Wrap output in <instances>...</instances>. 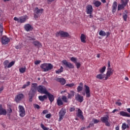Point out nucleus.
Wrapping results in <instances>:
<instances>
[{
	"label": "nucleus",
	"instance_id": "obj_37",
	"mask_svg": "<svg viewBox=\"0 0 130 130\" xmlns=\"http://www.w3.org/2000/svg\"><path fill=\"white\" fill-rule=\"evenodd\" d=\"M15 64V61H12L10 63H9L7 68L8 69H10V68H12V66H14Z\"/></svg>",
	"mask_w": 130,
	"mask_h": 130
},
{
	"label": "nucleus",
	"instance_id": "obj_60",
	"mask_svg": "<svg viewBox=\"0 0 130 130\" xmlns=\"http://www.w3.org/2000/svg\"><path fill=\"white\" fill-rule=\"evenodd\" d=\"M116 105H118V106H120L121 105V103H120V102H116Z\"/></svg>",
	"mask_w": 130,
	"mask_h": 130
},
{
	"label": "nucleus",
	"instance_id": "obj_30",
	"mask_svg": "<svg viewBox=\"0 0 130 130\" xmlns=\"http://www.w3.org/2000/svg\"><path fill=\"white\" fill-rule=\"evenodd\" d=\"M80 38L81 42H83V43H86V36H85V35L83 34H81Z\"/></svg>",
	"mask_w": 130,
	"mask_h": 130
},
{
	"label": "nucleus",
	"instance_id": "obj_61",
	"mask_svg": "<svg viewBox=\"0 0 130 130\" xmlns=\"http://www.w3.org/2000/svg\"><path fill=\"white\" fill-rule=\"evenodd\" d=\"M47 110H44L43 111V114H46V113H47Z\"/></svg>",
	"mask_w": 130,
	"mask_h": 130
},
{
	"label": "nucleus",
	"instance_id": "obj_24",
	"mask_svg": "<svg viewBox=\"0 0 130 130\" xmlns=\"http://www.w3.org/2000/svg\"><path fill=\"white\" fill-rule=\"evenodd\" d=\"M32 44H34L36 47H38V48L42 47V45L38 41H34Z\"/></svg>",
	"mask_w": 130,
	"mask_h": 130
},
{
	"label": "nucleus",
	"instance_id": "obj_7",
	"mask_svg": "<svg viewBox=\"0 0 130 130\" xmlns=\"http://www.w3.org/2000/svg\"><path fill=\"white\" fill-rule=\"evenodd\" d=\"M43 13V9H39L38 8H36L35 9V15L34 17L35 19H37L39 17L40 15H41Z\"/></svg>",
	"mask_w": 130,
	"mask_h": 130
},
{
	"label": "nucleus",
	"instance_id": "obj_39",
	"mask_svg": "<svg viewBox=\"0 0 130 130\" xmlns=\"http://www.w3.org/2000/svg\"><path fill=\"white\" fill-rule=\"evenodd\" d=\"M30 81H28L26 84H24L22 86V89H25V88H27L28 86H30Z\"/></svg>",
	"mask_w": 130,
	"mask_h": 130
},
{
	"label": "nucleus",
	"instance_id": "obj_14",
	"mask_svg": "<svg viewBox=\"0 0 130 130\" xmlns=\"http://www.w3.org/2000/svg\"><path fill=\"white\" fill-rule=\"evenodd\" d=\"M77 116H78V117H79V118L82 120H84V119H85V118L83 115V112H82V110H81V109H78V110Z\"/></svg>",
	"mask_w": 130,
	"mask_h": 130
},
{
	"label": "nucleus",
	"instance_id": "obj_50",
	"mask_svg": "<svg viewBox=\"0 0 130 130\" xmlns=\"http://www.w3.org/2000/svg\"><path fill=\"white\" fill-rule=\"evenodd\" d=\"M27 40H30V41H34V40H35V38H32L31 37H27Z\"/></svg>",
	"mask_w": 130,
	"mask_h": 130
},
{
	"label": "nucleus",
	"instance_id": "obj_44",
	"mask_svg": "<svg viewBox=\"0 0 130 130\" xmlns=\"http://www.w3.org/2000/svg\"><path fill=\"white\" fill-rule=\"evenodd\" d=\"M3 32H4L3 24H0V35H3Z\"/></svg>",
	"mask_w": 130,
	"mask_h": 130
},
{
	"label": "nucleus",
	"instance_id": "obj_16",
	"mask_svg": "<svg viewBox=\"0 0 130 130\" xmlns=\"http://www.w3.org/2000/svg\"><path fill=\"white\" fill-rule=\"evenodd\" d=\"M24 98V94L23 93L18 94L15 98V101L17 103L20 102V100H22Z\"/></svg>",
	"mask_w": 130,
	"mask_h": 130
},
{
	"label": "nucleus",
	"instance_id": "obj_62",
	"mask_svg": "<svg viewBox=\"0 0 130 130\" xmlns=\"http://www.w3.org/2000/svg\"><path fill=\"white\" fill-rule=\"evenodd\" d=\"M116 111H118V110L115 109L112 112V113H115V112H116Z\"/></svg>",
	"mask_w": 130,
	"mask_h": 130
},
{
	"label": "nucleus",
	"instance_id": "obj_58",
	"mask_svg": "<svg viewBox=\"0 0 130 130\" xmlns=\"http://www.w3.org/2000/svg\"><path fill=\"white\" fill-rule=\"evenodd\" d=\"M109 35H110V32L109 31H107L106 32V36H107V37H108Z\"/></svg>",
	"mask_w": 130,
	"mask_h": 130
},
{
	"label": "nucleus",
	"instance_id": "obj_55",
	"mask_svg": "<svg viewBox=\"0 0 130 130\" xmlns=\"http://www.w3.org/2000/svg\"><path fill=\"white\" fill-rule=\"evenodd\" d=\"M70 94H71V96H72V97H74V96H75V92H74V91H70Z\"/></svg>",
	"mask_w": 130,
	"mask_h": 130
},
{
	"label": "nucleus",
	"instance_id": "obj_46",
	"mask_svg": "<svg viewBox=\"0 0 130 130\" xmlns=\"http://www.w3.org/2000/svg\"><path fill=\"white\" fill-rule=\"evenodd\" d=\"M121 5H122L124 7H126V5H127V2H125L123 0H121Z\"/></svg>",
	"mask_w": 130,
	"mask_h": 130
},
{
	"label": "nucleus",
	"instance_id": "obj_11",
	"mask_svg": "<svg viewBox=\"0 0 130 130\" xmlns=\"http://www.w3.org/2000/svg\"><path fill=\"white\" fill-rule=\"evenodd\" d=\"M75 100L78 102H80V103H82V102L84 101V96H81L79 93H77L75 95Z\"/></svg>",
	"mask_w": 130,
	"mask_h": 130
},
{
	"label": "nucleus",
	"instance_id": "obj_31",
	"mask_svg": "<svg viewBox=\"0 0 130 130\" xmlns=\"http://www.w3.org/2000/svg\"><path fill=\"white\" fill-rule=\"evenodd\" d=\"M129 127V126H128V124H126L125 123H123L121 126V128L122 130H125L126 128H128Z\"/></svg>",
	"mask_w": 130,
	"mask_h": 130
},
{
	"label": "nucleus",
	"instance_id": "obj_53",
	"mask_svg": "<svg viewBox=\"0 0 130 130\" xmlns=\"http://www.w3.org/2000/svg\"><path fill=\"white\" fill-rule=\"evenodd\" d=\"M75 107H71L70 109V112H73V111H75Z\"/></svg>",
	"mask_w": 130,
	"mask_h": 130
},
{
	"label": "nucleus",
	"instance_id": "obj_33",
	"mask_svg": "<svg viewBox=\"0 0 130 130\" xmlns=\"http://www.w3.org/2000/svg\"><path fill=\"white\" fill-rule=\"evenodd\" d=\"M70 60L75 64L77 62V61H78V58L74 57H72L70 58Z\"/></svg>",
	"mask_w": 130,
	"mask_h": 130
},
{
	"label": "nucleus",
	"instance_id": "obj_41",
	"mask_svg": "<svg viewBox=\"0 0 130 130\" xmlns=\"http://www.w3.org/2000/svg\"><path fill=\"white\" fill-rule=\"evenodd\" d=\"M19 72L21 74H24L25 72H26V68H21L19 69Z\"/></svg>",
	"mask_w": 130,
	"mask_h": 130
},
{
	"label": "nucleus",
	"instance_id": "obj_4",
	"mask_svg": "<svg viewBox=\"0 0 130 130\" xmlns=\"http://www.w3.org/2000/svg\"><path fill=\"white\" fill-rule=\"evenodd\" d=\"M19 113L20 117H24L26 115V111L23 106L19 105L18 106Z\"/></svg>",
	"mask_w": 130,
	"mask_h": 130
},
{
	"label": "nucleus",
	"instance_id": "obj_42",
	"mask_svg": "<svg viewBox=\"0 0 130 130\" xmlns=\"http://www.w3.org/2000/svg\"><path fill=\"white\" fill-rule=\"evenodd\" d=\"M62 100L66 103H68V98L64 95L62 96Z\"/></svg>",
	"mask_w": 130,
	"mask_h": 130
},
{
	"label": "nucleus",
	"instance_id": "obj_63",
	"mask_svg": "<svg viewBox=\"0 0 130 130\" xmlns=\"http://www.w3.org/2000/svg\"><path fill=\"white\" fill-rule=\"evenodd\" d=\"M8 112L9 113H12V110L11 108H10L8 110Z\"/></svg>",
	"mask_w": 130,
	"mask_h": 130
},
{
	"label": "nucleus",
	"instance_id": "obj_2",
	"mask_svg": "<svg viewBox=\"0 0 130 130\" xmlns=\"http://www.w3.org/2000/svg\"><path fill=\"white\" fill-rule=\"evenodd\" d=\"M28 16H24L19 17L18 18L17 17H14V21H16L17 23H25L26 22V20H27Z\"/></svg>",
	"mask_w": 130,
	"mask_h": 130
},
{
	"label": "nucleus",
	"instance_id": "obj_29",
	"mask_svg": "<svg viewBox=\"0 0 130 130\" xmlns=\"http://www.w3.org/2000/svg\"><path fill=\"white\" fill-rule=\"evenodd\" d=\"M25 45L23 44V43H20L18 45L15 46V48L16 49H21V48H23Z\"/></svg>",
	"mask_w": 130,
	"mask_h": 130
},
{
	"label": "nucleus",
	"instance_id": "obj_13",
	"mask_svg": "<svg viewBox=\"0 0 130 130\" xmlns=\"http://www.w3.org/2000/svg\"><path fill=\"white\" fill-rule=\"evenodd\" d=\"M84 87L85 88V91L86 94V97L87 98H89V97H91V93H90V87L86 85H85Z\"/></svg>",
	"mask_w": 130,
	"mask_h": 130
},
{
	"label": "nucleus",
	"instance_id": "obj_49",
	"mask_svg": "<svg viewBox=\"0 0 130 130\" xmlns=\"http://www.w3.org/2000/svg\"><path fill=\"white\" fill-rule=\"evenodd\" d=\"M75 65L76 66L77 69H80V67H81V63H80V62H77L75 63Z\"/></svg>",
	"mask_w": 130,
	"mask_h": 130
},
{
	"label": "nucleus",
	"instance_id": "obj_17",
	"mask_svg": "<svg viewBox=\"0 0 130 130\" xmlns=\"http://www.w3.org/2000/svg\"><path fill=\"white\" fill-rule=\"evenodd\" d=\"M93 12V7L92 5H87L86 6V14H92Z\"/></svg>",
	"mask_w": 130,
	"mask_h": 130
},
{
	"label": "nucleus",
	"instance_id": "obj_32",
	"mask_svg": "<svg viewBox=\"0 0 130 130\" xmlns=\"http://www.w3.org/2000/svg\"><path fill=\"white\" fill-rule=\"evenodd\" d=\"M93 5L95 6V7L98 8L99 7H100V6H101V2H100V1H94L93 2Z\"/></svg>",
	"mask_w": 130,
	"mask_h": 130
},
{
	"label": "nucleus",
	"instance_id": "obj_43",
	"mask_svg": "<svg viewBox=\"0 0 130 130\" xmlns=\"http://www.w3.org/2000/svg\"><path fill=\"white\" fill-rule=\"evenodd\" d=\"M123 19L125 22H126L127 20V14H123Z\"/></svg>",
	"mask_w": 130,
	"mask_h": 130
},
{
	"label": "nucleus",
	"instance_id": "obj_28",
	"mask_svg": "<svg viewBox=\"0 0 130 130\" xmlns=\"http://www.w3.org/2000/svg\"><path fill=\"white\" fill-rule=\"evenodd\" d=\"M96 78L97 79H99V80H102L104 79V78H105V75L101 73V74H98L96 76Z\"/></svg>",
	"mask_w": 130,
	"mask_h": 130
},
{
	"label": "nucleus",
	"instance_id": "obj_19",
	"mask_svg": "<svg viewBox=\"0 0 130 130\" xmlns=\"http://www.w3.org/2000/svg\"><path fill=\"white\" fill-rule=\"evenodd\" d=\"M7 111L4 108H3V106L0 105V115H6Z\"/></svg>",
	"mask_w": 130,
	"mask_h": 130
},
{
	"label": "nucleus",
	"instance_id": "obj_64",
	"mask_svg": "<svg viewBox=\"0 0 130 130\" xmlns=\"http://www.w3.org/2000/svg\"><path fill=\"white\" fill-rule=\"evenodd\" d=\"M3 90H4V87H2L0 88V93H2Z\"/></svg>",
	"mask_w": 130,
	"mask_h": 130
},
{
	"label": "nucleus",
	"instance_id": "obj_5",
	"mask_svg": "<svg viewBox=\"0 0 130 130\" xmlns=\"http://www.w3.org/2000/svg\"><path fill=\"white\" fill-rule=\"evenodd\" d=\"M38 91L39 92V93H41V94H47L48 91H47V90H46V88H45V86L43 85H40L37 88Z\"/></svg>",
	"mask_w": 130,
	"mask_h": 130
},
{
	"label": "nucleus",
	"instance_id": "obj_27",
	"mask_svg": "<svg viewBox=\"0 0 130 130\" xmlns=\"http://www.w3.org/2000/svg\"><path fill=\"white\" fill-rule=\"evenodd\" d=\"M45 99H47V96L46 95H40L39 96V100L42 102H43Z\"/></svg>",
	"mask_w": 130,
	"mask_h": 130
},
{
	"label": "nucleus",
	"instance_id": "obj_54",
	"mask_svg": "<svg viewBox=\"0 0 130 130\" xmlns=\"http://www.w3.org/2000/svg\"><path fill=\"white\" fill-rule=\"evenodd\" d=\"M51 117V114H47L46 115V118H50Z\"/></svg>",
	"mask_w": 130,
	"mask_h": 130
},
{
	"label": "nucleus",
	"instance_id": "obj_59",
	"mask_svg": "<svg viewBox=\"0 0 130 130\" xmlns=\"http://www.w3.org/2000/svg\"><path fill=\"white\" fill-rule=\"evenodd\" d=\"M108 69H111L110 68V61H108Z\"/></svg>",
	"mask_w": 130,
	"mask_h": 130
},
{
	"label": "nucleus",
	"instance_id": "obj_15",
	"mask_svg": "<svg viewBox=\"0 0 130 130\" xmlns=\"http://www.w3.org/2000/svg\"><path fill=\"white\" fill-rule=\"evenodd\" d=\"M24 28L27 32L32 31L33 30V27L30 24H26L24 25Z\"/></svg>",
	"mask_w": 130,
	"mask_h": 130
},
{
	"label": "nucleus",
	"instance_id": "obj_12",
	"mask_svg": "<svg viewBox=\"0 0 130 130\" xmlns=\"http://www.w3.org/2000/svg\"><path fill=\"white\" fill-rule=\"evenodd\" d=\"M35 93H36V91L30 90L29 91V92L28 93L29 96V101L30 102H32V100L33 99V97L35 96Z\"/></svg>",
	"mask_w": 130,
	"mask_h": 130
},
{
	"label": "nucleus",
	"instance_id": "obj_18",
	"mask_svg": "<svg viewBox=\"0 0 130 130\" xmlns=\"http://www.w3.org/2000/svg\"><path fill=\"white\" fill-rule=\"evenodd\" d=\"M113 73V70L112 69H108V71L106 73V76L105 80H107Z\"/></svg>",
	"mask_w": 130,
	"mask_h": 130
},
{
	"label": "nucleus",
	"instance_id": "obj_9",
	"mask_svg": "<svg viewBox=\"0 0 130 130\" xmlns=\"http://www.w3.org/2000/svg\"><path fill=\"white\" fill-rule=\"evenodd\" d=\"M62 62L66 68H69V69H74V67L72 63L68 62L66 60H63L62 61Z\"/></svg>",
	"mask_w": 130,
	"mask_h": 130
},
{
	"label": "nucleus",
	"instance_id": "obj_1",
	"mask_svg": "<svg viewBox=\"0 0 130 130\" xmlns=\"http://www.w3.org/2000/svg\"><path fill=\"white\" fill-rule=\"evenodd\" d=\"M43 72H48L53 69V65L50 63H44L40 66Z\"/></svg>",
	"mask_w": 130,
	"mask_h": 130
},
{
	"label": "nucleus",
	"instance_id": "obj_56",
	"mask_svg": "<svg viewBox=\"0 0 130 130\" xmlns=\"http://www.w3.org/2000/svg\"><path fill=\"white\" fill-rule=\"evenodd\" d=\"M35 108H37V109H40V106L38 105H35Z\"/></svg>",
	"mask_w": 130,
	"mask_h": 130
},
{
	"label": "nucleus",
	"instance_id": "obj_51",
	"mask_svg": "<svg viewBox=\"0 0 130 130\" xmlns=\"http://www.w3.org/2000/svg\"><path fill=\"white\" fill-rule=\"evenodd\" d=\"M66 86H67L68 87H70V88H72V87H74V86H75V84L74 83L67 84H66Z\"/></svg>",
	"mask_w": 130,
	"mask_h": 130
},
{
	"label": "nucleus",
	"instance_id": "obj_34",
	"mask_svg": "<svg viewBox=\"0 0 130 130\" xmlns=\"http://www.w3.org/2000/svg\"><path fill=\"white\" fill-rule=\"evenodd\" d=\"M63 72V67L62 66L60 67V68L56 71V74H60Z\"/></svg>",
	"mask_w": 130,
	"mask_h": 130
},
{
	"label": "nucleus",
	"instance_id": "obj_35",
	"mask_svg": "<svg viewBox=\"0 0 130 130\" xmlns=\"http://www.w3.org/2000/svg\"><path fill=\"white\" fill-rule=\"evenodd\" d=\"M125 6H124V5L122 4H119L118 5V11H120V10H122L123 9H124V7Z\"/></svg>",
	"mask_w": 130,
	"mask_h": 130
},
{
	"label": "nucleus",
	"instance_id": "obj_10",
	"mask_svg": "<svg viewBox=\"0 0 130 130\" xmlns=\"http://www.w3.org/2000/svg\"><path fill=\"white\" fill-rule=\"evenodd\" d=\"M1 42H2V44L6 45L8 44V43H9V42H10V39L7 38V36H4L2 37V38H1Z\"/></svg>",
	"mask_w": 130,
	"mask_h": 130
},
{
	"label": "nucleus",
	"instance_id": "obj_48",
	"mask_svg": "<svg viewBox=\"0 0 130 130\" xmlns=\"http://www.w3.org/2000/svg\"><path fill=\"white\" fill-rule=\"evenodd\" d=\"M41 127H42V128H43V129H44V130H48V129H49V128H47V127L44 126V125H43V124H41Z\"/></svg>",
	"mask_w": 130,
	"mask_h": 130
},
{
	"label": "nucleus",
	"instance_id": "obj_23",
	"mask_svg": "<svg viewBox=\"0 0 130 130\" xmlns=\"http://www.w3.org/2000/svg\"><path fill=\"white\" fill-rule=\"evenodd\" d=\"M37 86H38V85L37 84V83H34L31 84V87L30 88V90H31L32 91H35L36 92V91H37V88L38 87H37Z\"/></svg>",
	"mask_w": 130,
	"mask_h": 130
},
{
	"label": "nucleus",
	"instance_id": "obj_6",
	"mask_svg": "<svg viewBox=\"0 0 130 130\" xmlns=\"http://www.w3.org/2000/svg\"><path fill=\"white\" fill-rule=\"evenodd\" d=\"M101 120L102 122L105 123L106 126H110V123H109V116H107L105 117H102L101 118Z\"/></svg>",
	"mask_w": 130,
	"mask_h": 130
},
{
	"label": "nucleus",
	"instance_id": "obj_8",
	"mask_svg": "<svg viewBox=\"0 0 130 130\" xmlns=\"http://www.w3.org/2000/svg\"><path fill=\"white\" fill-rule=\"evenodd\" d=\"M59 35L61 36V37H70V34L67 32H64L63 31H60L59 32H57L56 34V36L57 37H58Z\"/></svg>",
	"mask_w": 130,
	"mask_h": 130
},
{
	"label": "nucleus",
	"instance_id": "obj_45",
	"mask_svg": "<svg viewBox=\"0 0 130 130\" xmlns=\"http://www.w3.org/2000/svg\"><path fill=\"white\" fill-rule=\"evenodd\" d=\"M92 121L93 122V123L96 124L99 123L100 121L97 119L93 118Z\"/></svg>",
	"mask_w": 130,
	"mask_h": 130
},
{
	"label": "nucleus",
	"instance_id": "obj_20",
	"mask_svg": "<svg viewBox=\"0 0 130 130\" xmlns=\"http://www.w3.org/2000/svg\"><path fill=\"white\" fill-rule=\"evenodd\" d=\"M112 7V13L114 14V13L116 12V10L117 9V2L115 1L114 2Z\"/></svg>",
	"mask_w": 130,
	"mask_h": 130
},
{
	"label": "nucleus",
	"instance_id": "obj_52",
	"mask_svg": "<svg viewBox=\"0 0 130 130\" xmlns=\"http://www.w3.org/2000/svg\"><path fill=\"white\" fill-rule=\"evenodd\" d=\"M40 62H41V60H36L35 61V64H39V63H40Z\"/></svg>",
	"mask_w": 130,
	"mask_h": 130
},
{
	"label": "nucleus",
	"instance_id": "obj_40",
	"mask_svg": "<svg viewBox=\"0 0 130 130\" xmlns=\"http://www.w3.org/2000/svg\"><path fill=\"white\" fill-rule=\"evenodd\" d=\"M9 61L8 60H6L4 62V65L5 66V69H7V68H8V66L9 65Z\"/></svg>",
	"mask_w": 130,
	"mask_h": 130
},
{
	"label": "nucleus",
	"instance_id": "obj_57",
	"mask_svg": "<svg viewBox=\"0 0 130 130\" xmlns=\"http://www.w3.org/2000/svg\"><path fill=\"white\" fill-rule=\"evenodd\" d=\"M73 97V95L71 93H68V99H71Z\"/></svg>",
	"mask_w": 130,
	"mask_h": 130
},
{
	"label": "nucleus",
	"instance_id": "obj_36",
	"mask_svg": "<svg viewBox=\"0 0 130 130\" xmlns=\"http://www.w3.org/2000/svg\"><path fill=\"white\" fill-rule=\"evenodd\" d=\"M106 70V67L104 66L102 69H100L99 70V72L100 73H101V74H103V73L105 72Z\"/></svg>",
	"mask_w": 130,
	"mask_h": 130
},
{
	"label": "nucleus",
	"instance_id": "obj_21",
	"mask_svg": "<svg viewBox=\"0 0 130 130\" xmlns=\"http://www.w3.org/2000/svg\"><path fill=\"white\" fill-rule=\"evenodd\" d=\"M119 114L121 116H124L125 117H130V114L126 112L123 111H120Z\"/></svg>",
	"mask_w": 130,
	"mask_h": 130
},
{
	"label": "nucleus",
	"instance_id": "obj_26",
	"mask_svg": "<svg viewBox=\"0 0 130 130\" xmlns=\"http://www.w3.org/2000/svg\"><path fill=\"white\" fill-rule=\"evenodd\" d=\"M57 104L58 106H61V105H63V103L62 102V101L61 100V99L60 98H58L57 99Z\"/></svg>",
	"mask_w": 130,
	"mask_h": 130
},
{
	"label": "nucleus",
	"instance_id": "obj_38",
	"mask_svg": "<svg viewBox=\"0 0 130 130\" xmlns=\"http://www.w3.org/2000/svg\"><path fill=\"white\" fill-rule=\"evenodd\" d=\"M99 35L100 36H106V32H105V31H103V30H101L100 32H99Z\"/></svg>",
	"mask_w": 130,
	"mask_h": 130
},
{
	"label": "nucleus",
	"instance_id": "obj_25",
	"mask_svg": "<svg viewBox=\"0 0 130 130\" xmlns=\"http://www.w3.org/2000/svg\"><path fill=\"white\" fill-rule=\"evenodd\" d=\"M56 81L61 83V85H64L66 84V79L63 78H57Z\"/></svg>",
	"mask_w": 130,
	"mask_h": 130
},
{
	"label": "nucleus",
	"instance_id": "obj_3",
	"mask_svg": "<svg viewBox=\"0 0 130 130\" xmlns=\"http://www.w3.org/2000/svg\"><path fill=\"white\" fill-rule=\"evenodd\" d=\"M66 113H67V110L65 108H62L59 112V121H61V120L63 119Z\"/></svg>",
	"mask_w": 130,
	"mask_h": 130
},
{
	"label": "nucleus",
	"instance_id": "obj_47",
	"mask_svg": "<svg viewBox=\"0 0 130 130\" xmlns=\"http://www.w3.org/2000/svg\"><path fill=\"white\" fill-rule=\"evenodd\" d=\"M83 90V86H78L77 87V92H81Z\"/></svg>",
	"mask_w": 130,
	"mask_h": 130
},
{
	"label": "nucleus",
	"instance_id": "obj_22",
	"mask_svg": "<svg viewBox=\"0 0 130 130\" xmlns=\"http://www.w3.org/2000/svg\"><path fill=\"white\" fill-rule=\"evenodd\" d=\"M46 95H47L50 102H53V101L54 100V96L53 95L50 94V93L48 92L46 94Z\"/></svg>",
	"mask_w": 130,
	"mask_h": 130
}]
</instances>
